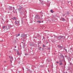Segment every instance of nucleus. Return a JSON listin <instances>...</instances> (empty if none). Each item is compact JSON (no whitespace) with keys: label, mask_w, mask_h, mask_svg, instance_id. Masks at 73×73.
<instances>
[{"label":"nucleus","mask_w":73,"mask_h":73,"mask_svg":"<svg viewBox=\"0 0 73 73\" xmlns=\"http://www.w3.org/2000/svg\"><path fill=\"white\" fill-rule=\"evenodd\" d=\"M11 19H12L13 20H14V19L13 18H11Z\"/></svg>","instance_id":"nucleus-16"},{"label":"nucleus","mask_w":73,"mask_h":73,"mask_svg":"<svg viewBox=\"0 0 73 73\" xmlns=\"http://www.w3.org/2000/svg\"><path fill=\"white\" fill-rule=\"evenodd\" d=\"M1 41H3V40H1Z\"/></svg>","instance_id":"nucleus-24"},{"label":"nucleus","mask_w":73,"mask_h":73,"mask_svg":"<svg viewBox=\"0 0 73 73\" xmlns=\"http://www.w3.org/2000/svg\"><path fill=\"white\" fill-rule=\"evenodd\" d=\"M19 11H21V9H19Z\"/></svg>","instance_id":"nucleus-19"},{"label":"nucleus","mask_w":73,"mask_h":73,"mask_svg":"<svg viewBox=\"0 0 73 73\" xmlns=\"http://www.w3.org/2000/svg\"><path fill=\"white\" fill-rule=\"evenodd\" d=\"M20 34H19L18 35H16V37H18V36H20Z\"/></svg>","instance_id":"nucleus-6"},{"label":"nucleus","mask_w":73,"mask_h":73,"mask_svg":"<svg viewBox=\"0 0 73 73\" xmlns=\"http://www.w3.org/2000/svg\"><path fill=\"white\" fill-rule=\"evenodd\" d=\"M62 64V63H59V65H61Z\"/></svg>","instance_id":"nucleus-10"},{"label":"nucleus","mask_w":73,"mask_h":73,"mask_svg":"<svg viewBox=\"0 0 73 73\" xmlns=\"http://www.w3.org/2000/svg\"><path fill=\"white\" fill-rule=\"evenodd\" d=\"M37 23H41V22H40V21H37Z\"/></svg>","instance_id":"nucleus-9"},{"label":"nucleus","mask_w":73,"mask_h":73,"mask_svg":"<svg viewBox=\"0 0 73 73\" xmlns=\"http://www.w3.org/2000/svg\"><path fill=\"white\" fill-rule=\"evenodd\" d=\"M43 47H45V45H43Z\"/></svg>","instance_id":"nucleus-13"},{"label":"nucleus","mask_w":73,"mask_h":73,"mask_svg":"<svg viewBox=\"0 0 73 73\" xmlns=\"http://www.w3.org/2000/svg\"><path fill=\"white\" fill-rule=\"evenodd\" d=\"M51 13H53V11L52 10H51Z\"/></svg>","instance_id":"nucleus-14"},{"label":"nucleus","mask_w":73,"mask_h":73,"mask_svg":"<svg viewBox=\"0 0 73 73\" xmlns=\"http://www.w3.org/2000/svg\"><path fill=\"white\" fill-rule=\"evenodd\" d=\"M58 47H59L60 48H61V47H62L61 46H59Z\"/></svg>","instance_id":"nucleus-18"},{"label":"nucleus","mask_w":73,"mask_h":73,"mask_svg":"<svg viewBox=\"0 0 73 73\" xmlns=\"http://www.w3.org/2000/svg\"><path fill=\"white\" fill-rule=\"evenodd\" d=\"M13 60V58L11 57V60H10V61H11V62H12V60Z\"/></svg>","instance_id":"nucleus-7"},{"label":"nucleus","mask_w":73,"mask_h":73,"mask_svg":"<svg viewBox=\"0 0 73 73\" xmlns=\"http://www.w3.org/2000/svg\"><path fill=\"white\" fill-rule=\"evenodd\" d=\"M36 17H38V18L37 19H42L41 17H40L38 16V15H36Z\"/></svg>","instance_id":"nucleus-4"},{"label":"nucleus","mask_w":73,"mask_h":73,"mask_svg":"<svg viewBox=\"0 0 73 73\" xmlns=\"http://www.w3.org/2000/svg\"><path fill=\"white\" fill-rule=\"evenodd\" d=\"M63 16H64L65 15V14H63L62 15Z\"/></svg>","instance_id":"nucleus-15"},{"label":"nucleus","mask_w":73,"mask_h":73,"mask_svg":"<svg viewBox=\"0 0 73 73\" xmlns=\"http://www.w3.org/2000/svg\"><path fill=\"white\" fill-rule=\"evenodd\" d=\"M11 9V7H9V10H10V9Z\"/></svg>","instance_id":"nucleus-11"},{"label":"nucleus","mask_w":73,"mask_h":73,"mask_svg":"<svg viewBox=\"0 0 73 73\" xmlns=\"http://www.w3.org/2000/svg\"><path fill=\"white\" fill-rule=\"evenodd\" d=\"M40 48H41V47H40L39 49V50H40Z\"/></svg>","instance_id":"nucleus-17"},{"label":"nucleus","mask_w":73,"mask_h":73,"mask_svg":"<svg viewBox=\"0 0 73 73\" xmlns=\"http://www.w3.org/2000/svg\"><path fill=\"white\" fill-rule=\"evenodd\" d=\"M13 19H14L15 20H16V18H15V17H14Z\"/></svg>","instance_id":"nucleus-12"},{"label":"nucleus","mask_w":73,"mask_h":73,"mask_svg":"<svg viewBox=\"0 0 73 73\" xmlns=\"http://www.w3.org/2000/svg\"><path fill=\"white\" fill-rule=\"evenodd\" d=\"M20 23V22L19 21H17V20H16L15 21V24L16 25H17L19 24V23Z\"/></svg>","instance_id":"nucleus-2"},{"label":"nucleus","mask_w":73,"mask_h":73,"mask_svg":"<svg viewBox=\"0 0 73 73\" xmlns=\"http://www.w3.org/2000/svg\"><path fill=\"white\" fill-rule=\"evenodd\" d=\"M64 38H65V37H64Z\"/></svg>","instance_id":"nucleus-26"},{"label":"nucleus","mask_w":73,"mask_h":73,"mask_svg":"<svg viewBox=\"0 0 73 73\" xmlns=\"http://www.w3.org/2000/svg\"><path fill=\"white\" fill-rule=\"evenodd\" d=\"M17 54H18V55L19 54V53L18 52H17Z\"/></svg>","instance_id":"nucleus-20"},{"label":"nucleus","mask_w":73,"mask_h":73,"mask_svg":"<svg viewBox=\"0 0 73 73\" xmlns=\"http://www.w3.org/2000/svg\"><path fill=\"white\" fill-rule=\"evenodd\" d=\"M21 37H23V38L27 37V35H22L21 36Z\"/></svg>","instance_id":"nucleus-3"},{"label":"nucleus","mask_w":73,"mask_h":73,"mask_svg":"<svg viewBox=\"0 0 73 73\" xmlns=\"http://www.w3.org/2000/svg\"><path fill=\"white\" fill-rule=\"evenodd\" d=\"M6 27L5 26H3L2 27V28H3V29H4Z\"/></svg>","instance_id":"nucleus-8"},{"label":"nucleus","mask_w":73,"mask_h":73,"mask_svg":"<svg viewBox=\"0 0 73 73\" xmlns=\"http://www.w3.org/2000/svg\"><path fill=\"white\" fill-rule=\"evenodd\" d=\"M65 51H66V50L65 49Z\"/></svg>","instance_id":"nucleus-23"},{"label":"nucleus","mask_w":73,"mask_h":73,"mask_svg":"<svg viewBox=\"0 0 73 73\" xmlns=\"http://www.w3.org/2000/svg\"><path fill=\"white\" fill-rule=\"evenodd\" d=\"M4 62L5 63L6 62V61H5Z\"/></svg>","instance_id":"nucleus-22"},{"label":"nucleus","mask_w":73,"mask_h":73,"mask_svg":"<svg viewBox=\"0 0 73 73\" xmlns=\"http://www.w3.org/2000/svg\"><path fill=\"white\" fill-rule=\"evenodd\" d=\"M64 37V36H60L58 37L57 38L58 39V40H60L61 38L64 39V38H63Z\"/></svg>","instance_id":"nucleus-1"},{"label":"nucleus","mask_w":73,"mask_h":73,"mask_svg":"<svg viewBox=\"0 0 73 73\" xmlns=\"http://www.w3.org/2000/svg\"><path fill=\"white\" fill-rule=\"evenodd\" d=\"M61 20H62L63 21H65V19L64 18H61V19H60Z\"/></svg>","instance_id":"nucleus-5"},{"label":"nucleus","mask_w":73,"mask_h":73,"mask_svg":"<svg viewBox=\"0 0 73 73\" xmlns=\"http://www.w3.org/2000/svg\"><path fill=\"white\" fill-rule=\"evenodd\" d=\"M56 63H58V62H57Z\"/></svg>","instance_id":"nucleus-21"},{"label":"nucleus","mask_w":73,"mask_h":73,"mask_svg":"<svg viewBox=\"0 0 73 73\" xmlns=\"http://www.w3.org/2000/svg\"><path fill=\"white\" fill-rule=\"evenodd\" d=\"M43 23V21H42V23Z\"/></svg>","instance_id":"nucleus-25"}]
</instances>
